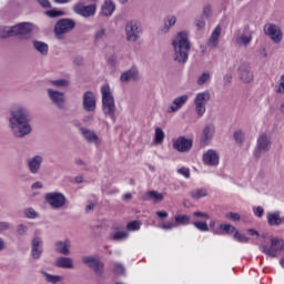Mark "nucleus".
<instances>
[{"label":"nucleus","instance_id":"nucleus-1","mask_svg":"<svg viewBox=\"0 0 284 284\" xmlns=\"http://www.w3.org/2000/svg\"><path fill=\"white\" fill-rule=\"evenodd\" d=\"M8 121V126L16 139H23L32 132L30 110L21 104H16L9 110Z\"/></svg>","mask_w":284,"mask_h":284},{"label":"nucleus","instance_id":"nucleus-2","mask_svg":"<svg viewBox=\"0 0 284 284\" xmlns=\"http://www.w3.org/2000/svg\"><path fill=\"white\" fill-rule=\"evenodd\" d=\"M174 54L173 61L176 63H187V59L190 57V49L192 44H190V39L187 38V33L180 32L172 41Z\"/></svg>","mask_w":284,"mask_h":284},{"label":"nucleus","instance_id":"nucleus-3","mask_svg":"<svg viewBox=\"0 0 284 284\" xmlns=\"http://www.w3.org/2000/svg\"><path fill=\"white\" fill-rule=\"evenodd\" d=\"M82 263L93 271L98 281L105 280V265L99 255H87L82 256Z\"/></svg>","mask_w":284,"mask_h":284},{"label":"nucleus","instance_id":"nucleus-4","mask_svg":"<svg viewBox=\"0 0 284 284\" xmlns=\"http://www.w3.org/2000/svg\"><path fill=\"white\" fill-rule=\"evenodd\" d=\"M77 28V22L72 19H61L54 26V34L58 41H63L65 39V34L68 32H72V30Z\"/></svg>","mask_w":284,"mask_h":284},{"label":"nucleus","instance_id":"nucleus-5","mask_svg":"<svg viewBox=\"0 0 284 284\" xmlns=\"http://www.w3.org/2000/svg\"><path fill=\"white\" fill-rule=\"evenodd\" d=\"M212 95L210 94V91H203L195 95L193 103L195 105V113L197 119H201V116L205 114L207 103H210Z\"/></svg>","mask_w":284,"mask_h":284},{"label":"nucleus","instance_id":"nucleus-6","mask_svg":"<svg viewBox=\"0 0 284 284\" xmlns=\"http://www.w3.org/2000/svg\"><path fill=\"white\" fill-rule=\"evenodd\" d=\"M284 250V240L281 237H272L271 245H262L261 251L270 256V258H276L278 256V252Z\"/></svg>","mask_w":284,"mask_h":284},{"label":"nucleus","instance_id":"nucleus-7","mask_svg":"<svg viewBox=\"0 0 284 284\" xmlns=\"http://www.w3.org/2000/svg\"><path fill=\"white\" fill-rule=\"evenodd\" d=\"M143 29L135 20H131L125 24V37L129 43H136L141 39Z\"/></svg>","mask_w":284,"mask_h":284},{"label":"nucleus","instance_id":"nucleus-8","mask_svg":"<svg viewBox=\"0 0 284 284\" xmlns=\"http://www.w3.org/2000/svg\"><path fill=\"white\" fill-rule=\"evenodd\" d=\"M44 201L52 207V210H61L65 207L68 199L61 192H51L44 195Z\"/></svg>","mask_w":284,"mask_h":284},{"label":"nucleus","instance_id":"nucleus-9","mask_svg":"<svg viewBox=\"0 0 284 284\" xmlns=\"http://www.w3.org/2000/svg\"><path fill=\"white\" fill-rule=\"evenodd\" d=\"M272 150V140L267 136V133H261L257 138L256 148L254 150L255 159H261L265 152Z\"/></svg>","mask_w":284,"mask_h":284},{"label":"nucleus","instance_id":"nucleus-10","mask_svg":"<svg viewBox=\"0 0 284 284\" xmlns=\"http://www.w3.org/2000/svg\"><path fill=\"white\" fill-rule=\"evenodd\" d=\"M47 94L58 110H65V93L54 89H47Z\"/></svg>","mask_w":284,"mask_h":284},{"label":"nucleus","instance_id":"nucleus-11","mask_svg":"<svg viewBox=\"0 0 284 284\" xmlns=\"http://www.w3.org/2000/svg\"><path fill=\"white\" fill-rule=\"evenodd\" d=\"M13 37H19V39H32V24L28 22H21L13 26Z\"/></svg>","mask_w":284,"mask_h":284},{"label":"nucleus","instance_id":"nucleus-12","mask_svg":"<svg viewBox=\"0 0 284 284\" xmlns=\"http://www.w3.org/2000/svg\"><path fill=\"white\" fill-rule=\"evenodd\" d=\"M264 33L270 37L271 41L273 43H281L283 41V31L281 30V27L268 23L264 27Z\"/></svg>","mask_w":284,"mask_h":284},{"label":"nucleus","instance_id":"nucleus-13","mask_svg":"<svg viewBox=\"0 0 284 284\" xmlns=\"http://www.w3.org/2000/svg\"><path fill=\"white\" fill-rule=\"evenodd\" d=\"M82 108L85 112H94L97 110V97L92 91L83 93Z\"/></svg>","mask_w":284,"mask_h":284},{"label":"nucleus","instance_id":"nucleus-14","mask_svg":"<svg viewBox=\"0 0 284 284\" xmlns=\"http://www.w3.org/2000/svg\"><path fill=\"white\" fill-rule=\"evenodd\" d=\"M73 11L75 14H80V17H84L85 19L90 17H94L97 12V4L83 6L81 3H77L73 7Z\"/></svg>","mask_w":284,"mask_h":284},{"label":"nucleus","instance_id":"nucleus-15","mask_svg":"<svg viewBox=\"0 0 284 284\" xmlns=\"http://www.w3.org/2000/svg\"><path fill=\"white\" fill-rule=\"evenodd\" d=\"M192 145V139L185 136H179L176 140H173V150H176V152H190Z\"/></svg>","mask_w":284,"mask_h":284},{"label":"nucleus","instance_id":"nucleus-16","mask_svg":"<svg viewBox=\"0 0 284 284\" xmlns=\"http://www.w3.org/2000/svg\"><path fill=\"white\" fill-rule=\"evenodd\" d=\"M240 79L243 83H252L254 81V73L252 72V67L250 63L244 62L239 67Z\"/></svg>","mask_w":284,"mask_h":284},{"label":"nucleus","instance_id":"nucleus-17","mask_svg":"<svg viewBox=\"0 0 284 284\" xmlns=\"http://www.w3.org/2000/svg\"><path fill=\"white\" fill-rule=\"evenodd\" d=\"M203 163L209 168H216L220 163V155L214 150L210 149L205 153H203Z\"/></svg>","mask_w":284,"mask_h":284},{"label":"nucleus","instance_id":"nucleus-18","mask_svg":"<svg viewBox=\"0 0 284 284\" xmlns=\"http://www.w3.org/2000/svg\"><path fill=\"white\" fill-rule=\"evenodd\" d=\"M190 95L183 94L173 100V102L168 106L166 112L168 114H172V112H179L185 103H187Z\"/></svg>","mask_w":284,"mask_h":284},{"label":"nucleus","instance_id":"nucleus-19","mask_svg":"<svg viewBox=\"0 0 284 284\" xmlns=\"http://www.w3.org/2000/svg\"><path fill=\"white\" fill-rule=\"evenodd\" d=\"M43 254V240L41 237H34L31 242V256L36 261L38 258H41V255Z\"/></svg>","mask_w":284,"mask_h":284},{"label":"nucleus","instance_id":"nucleus-20","mask_svg":"<svg viewBox=\"0 0 284 284\" xmlns=\"http://www.w3.org/2000/svg\"><path fill=\"white\" fill-rule=\"evenodd\" d=\"M222 31L223 29L221 28V26L215 27V29L213 30L211 37L206 42L207 48H210L211 50H216L219 48V39H221Z\"/></svg>","mask_w":284,"mask_h":284},{"label":"nucleus","instance_id":"nucleus-21","mask_svg":"<svg viewBox=\"0 0 284 284\" xmlns=\"http://www.w3.org/2000/svg\"><path fill=\"white\" fill-rule=\"evenodd\" d=\"M41 163H43V156L41 155H36L27 161V165L31 174H39Z\"/></svg>","mask_w":284,"mask_h":284},{"label":"nucleus","instance_id":"nucleus-22","mask_svg":"<svg viewBox=\"0 0 284 284\" xmlns=\"http://www.w3.org/2000/svg\"><path fill=\"white\" fill-rule=\"evenodd\" d=\"M54 247L58 254H62L63 256H70V247H72V241H70L69 239L64 241H58L55 242Z\"/></svg>","mask_w":284,"mask_h":284},{"label":"nucleus","instance_id":"nucleus-23","mask_svg":"<svg viewBox=\"0 0 284 284\" xmlns=\"http://www.w3.org/2000/svg\"><path fill=\"white\" fill-rule=\"evenodd\" d=\"M108 114L113 121V123L114 121H116V118L119 116L116 105L114 104V95H112V92L110 90H108Z\"/></svg>","mask_w":284,"mask_h":284},{"label":"nucleus","instance_id":"nucleus-24","mask_svg":"<svg viewBox=\"0 0 284 284\" xmlns=\"http://www.w3.org/2000/svg\"><path fill=\"white\" fill-rule=\"evenodd\" d=\"M54 265L62 270H74V260L72 257L60 256L55 260Z\"/></svg>","mask_w":284,"mask_h":284},{"label":"nucleus","instance_id":"nucleus-25","mask_svg":"<svg viewBox=\"0 0 284 284\" xmlns=\"http://www.w3.org/2000/svg\"><path fill=\"white\" fill-rule=\"evenodd\" d=\"M120 80L122 81V83L139 81V70H136V68L129 69L128 71L122 73Z\"/></svg>","mask_w":284,"mask_h":284},{"label":"nucleus","instance_id":"nucleus-26","mask_svg":"<svg viewBox=\"0 0 284 284\" xmlns=\"http://www.w3.org/2000/svg\"><path fill=\"white\" fill-rule=\"evenodd\" d=\"M235 41L237 45H250V43H252V31L245 29L243 33L235 39Z\"/></svg>","mask_w":284,"mask_h":284},{"label":"nucleus","instance_id":"nucleus-27","mask_svg":"<svg viewBox=\"0 0 284 284\" xmlns=\"http://www.w3.org/2000/svg\"><path fill=\"white\" fill-rule=\"evenodd\" d=\"M80 133L88 143H99V135L90 129L81 128Z\"/></svg>","mask_w":284,"mask_h":284},{"label":"nucleus","instance_id":"nucleus-28","mask_svg":"<svg viewBox=\"0 0 284 284\" xmlns=\"http://www.w3.org/2000/svg\"><path fill=\"white\" fill-rule=\"evenodd\" d=\"M214 136V126L206 125L202 133L201 145H207Z\"/></svg>","mask_w":284,"mask_h":284},{"label":"nucleus","instance_id":"nucleus-29","mask_svg":"<svg viewBox=\"0 0 284 284\" xmlns=\"http://www.w3.org/2000/svg\"><path fill=\"white\" fill-rule=\"evenodd\" d=\"M142 199L144 201H153V203H161L165 196L163 195V193H159L156 191H149L146 192Z\"/></svg>","mask_w":284,"mask_h":284},{"label":"nucleus","instance_id":"nucleus-30","mask_svg":"<svg viewBox=\"0 0 284 284\" xmlns=\"http://www.w3.org/2000/svg\"><path fill=\"white\" fill-rule=\"evenodd\" d=\"M267 223L278 227V225H283L284 217H281V212L267 213Z\"/></svg>","mask_w":284,"mask_h":284},{"label":"nucleus","instance_id":"nucleus-31","mask_svg":"<svg viewBox=\"0 0 284 284\" xmlns=\"http://www.w3.org/2000/svg\"><path fill=\"white\" fill-rule=\"evenodd\" d=\"M175 23H176V16H168L164 19L163 27L160 29L161 34H168V32H170V28L175 26Z\"/></svg>","mask_w":284,"mask_h":284},{"label":"nucleus","instance_id":"nucleus-32","mask_svg":"<svg viewBox=\"0 0 284 284\" xmlns=\"http://www.w3.org/2000/svg\"><path fill=\"white\" fill-rule=\"evenodd\" d=\"M33 48L39 52V54H42V57H45L48 54L49 47L45 42L34 40Z\"/></svg>","mask_w":284,"mask_h":284},{"label":"nucleus","instance_id":"nucleus-33","mask_svg":"<svg viewBox=\"0 0 284 284\" xmlns=\"http://www.w3.org/2000/svg\"><path fill=\"white\" fill-rule=\"evenodd\" d=\"M191 199L193 201H199V199H205L207 196V189H195L190 192Z\"/></svg>","mask_w":284,"mask_h":284},{"label":"nucleus","instance_id":"nucleus-34","mask_svg":"<svg viewBox=\"0 0 284 284\" xmlns=\"http://www.w3.org/2000/svg\"><path fill=\"white\" fill-rule=\"evenodd\" d=\"M10 37H14V26L0 27V39H10Z\"/></svg>","mask_w":284,"mask_h":284},{"label":"nucleus","instance_id":"nucleus-35","mask_svg":"<svg viewBox=\"0 0 284 284\" xmlns=\"http://www.w3.org/2000/svg\"><path fill=\"white\" fill-rule=\"evenodd\" d=\"M49 83L53 88H68L70 85V81L67 79L51 80Z\"/></svg>","mask_w":284,"mask_h":284},{"label":"nucleus","instance_id":"nucleus-36","mask_svg":"<svg viewBox=\"0 0 284 284\" xmlns=\"http://www.w3.org/2000/svg\"><path fill=\"white\" fill-rule=\"evenodd\" d=\"M42 274L45 276L47 283L57 284V283H61L62 281V277L60 275H52L47 272H42Z\"/></svg>","mask_w":284,"mask_h":284},{"label":"nucleus","instance_id":"nucleus-37","mask_svg":"<svg viewBox=\"0 0 284 284\" xmlns=\"http://www.w3.org/2000/svg\"><path fill=\"white\" fill-rule=\"evenodd\" d=\"M165 140V132H163V129L161 128H155V135H154V141L158 144L163 143Z\"/></svg>","mask_w":284,"mask_h":284},{"label":"nucleus","instance_id":"nucleus-38","mask_svg":"<svg viewBox=\"0 0 284 284\" xmlns=\"http://www.w3.org/2000/svg\"><path fill=\"white\" fill-rule=\"evenodd\" d=\"M220 230L222 232H225L226 234H236V232L239 231L237 229H235L234 225L232 224H221L220 225Z\"/></svg>","mask_w":284,"mask_h":284},{"label":"nucleus","instance_id":"nucleus-39","mask_svg":"<svg viewBox=\"0 0 284 284\" xmlns=\"http://www.w3.org/2000/svg\"><path fill=\"white\" fill-rule=\"evenodd\" d=\"M193 225L200 232H210V226L207 225V222L196 221V222H193Z\"/></svg>","mask_w":284,"mask_h":284},{"label":"nucleus","instance_id":"nucleus-40","mask_svg":"<svg viewBox=\"0 0 284 284\" xmlns=\"http://www.w3.org/2000/svg\"><path fill=\"white\" fill-rule=\"evenodd\" d=\"M175 223L179 225H190V216L189 215H178L175 216Z\"/></svg>","mask_w":284,"mask_h":284},{"label":"nucleus","instance_id":"nucleus-41","mask_svg":"<svg viewBox=\"0 0 284 284\" xmlns=\"http://www.w3.org/2000/svg\"><path fill=\"white\" fill-rule=\"evenodd\" d=\"M211 75L210 72H204L197 78V85H205L207 81H210Z\"/></svg>","mask_w":284,"mask_h":284},{"label":"nucleus","instance_id":"nucleus-42","mask_svg":"<svg viewBox=\"0 0 284 284\" xmlns=\"http://www.w3.org/2000/svg\"><path fill=\"white\" fill-rule=\"evenodd\" d=\"M141 229V223H139V221H133V222H129L126 224V230H129V232H136V230Z\"/></svg>","mask_w":284,"mask_h":284},{"label":"nucleus","instance_id":"nucleus-43","mask_svg":"<svg viewBox=\"0 0 284 284\" xmlns=\"http://www.w3.org/2000/svg\"><path fill=\"white\" fill-rule=\"evenodd\" d=\"M101 92H102V104L103 108H108V85H102L101 88Z\"/></svg>","mask_w":284,"mask_h":284},{"label":"nucleus","instance_id":"nucleus-44","mask_svg":"<svg viewBox=\"0 0 284 284\" xmlns=\"http://www.w3.org/2000/svg\"><path fill=\"white\" fill-rule=\"evenodd\" d=\"M234 139H235V142L239 144V145H243V139L245 136V134L243 133V131L239 130V131H235L234 134H233Z\"/></svg>","mask_w":284,"mask_h":284},{"label":"nucleus","instance_id":"nucleus-45","mask_svg":"<svg viewBox=\"0 0 284 284\" xmlns=\"http://www.w3.org/2000/svg\"><path fill=\"white\" fill-rule=\"evenodd\" d=\"M128 239V232L119 231L113 235V241H125Z\"/></svg>","mask_w":284,"mask_h":284},{"label":"nucleus","instance_id":"nucleus-46","mask_svg":"<svg viewBox=\"0 0 284 284\" xmlns=\"http://www.w3.org/2000/svg\"><path fill=\"white\" fill-rule=\"evenodd\" d=\"M233 239H235V241H239V243H247L250 241V237L241 234L239 231L233 234Z\"/></svg>","mask_w":284,"mask_h":284},{"label":"nucleus","instance_id":"nucleus-47","mask_svg":"<svg viewBox=\"0 0 284 284\" xmlns=\"http://www.w3.org/2000/svg\"><path fill=\"white\" fill-rule=\"evenodd\" d=\"M105 32H106L105 28H100L95 32V41H97V43H99V41H103V39L105 38Z\"/></svg>","mask_w":284,"mask_h":284},{"label":"nucleus","instance_id":"nucleus-48","mask_svg":"<svg viewBox=\"0 0 284 284\" xmlns=\"http://www.w3.org/2000/svg\"><path fill=\"white\" fill-rule=\"evenodd\" d=\"M195 27L197 28V30H203V28H205V17H197L195 19Z\"/></svg>","mask_w":284,"mask_h":284},{"label":"nucleus","instance_id":"nucleus-49","mask_svg":"<svg viewBox=\"0 0 284 284\" xmlns=\"http://www.w3.org/2000/svg\"><path fill=\"white\" fill-rule=\"evenodd\" d=\"M202 17H204V19H210L212 17V6L210 4L204 6Z\"/></svg>","mask_w":284,"mask_h":284},{"label":"nucleus","instance_id":"nucleus-50","mask_svg":"<svg viewBox=\"0 0 284 284\" xmlns=\"http://www.w3.org/2000/svg\"><path fill=\"white\" fill-rule=\"evenodd\" d=\"M24 215L27 216V219H37V216H39V213H37L34 209L29 207L24 211Z\"/></svg>","mask_w":284,"mask_h":284},{"label":"nucleus","instance_id":"nucleus-51","mask_svg":"<svg viewBox=\"0 0 284 284\" xmlns=\"http://www.w3.org/2000/svg\"><path fill=\"white\" fill-rule=\"evenodd\" d=\"M225 219H229V221H241V214L229 212L225 214Z\"/></svg>","mask_w":284,"mask_h":284},{"label":"nucleus","instance_id":"nucleus-52","mask_svg":"<svg viewBox=\"0 0 284 284\" xmlns=\"http://www.w3.org/2000/svg\"><path fill=\"white\" fill-rule=\"evenodd\" d=\"M275 92L278 94H284V74L280 79V84L275 87Z\"/></svg>","mask_w":284,"mask_h":284},{"label":"nucleus","instance_id":"nucleus-53","mask_svg":"<svg viewBox=\"0 0 284 284\" xmlns=\"http://www.w3.org/2000/svg\"><path fill=\"white\" fill-rule=\"evenodd\" d=\"M48 17H51L54 19L55 17H63L64 12L63 11H57V10H50L47 11Z\"/></svg>","mask_w":284,"mask_h":284},{"label":"nucleus","instance_id":"nucleus-54","mask_svg":"<svg viewBox=\"0 0 284 284\" xmlns=\"http://www.w3.org/2000/svg\"><path fill=\"white\" fill-rule=\"evenodd\" d=\"M17 232L20 236H23V235L28 234V226H26L23 224H19L17 227Z\"/></svg>","mask_w":284,"mask_h":284},{"label":"nucleus","instance_id":"nucleus-55","mask_svg":"<svg viewBox=\"0 0 284 284\" xmlns=\"http://www.w3.org/2000/svg\"><path fill=\"white\" fill-rule=\"evenodd\" d=\"M178 174H181L185 179H190V169L187 168L178 169Z\"/></svg>","mask_w":284,"mask_h":284},{"label":"nucleus","instance_id":"nucleus-56","mask_svg":"<svg viewBox=\"0 0 284 284\" xmlns=\"http://www.w3.org/2000/svg\"><path fill=\"white\" fill-rule=\"evenodd\" d=\"M212 231L214 234H221V231L216 230V221L212 220L209 225V231Z\"/></svg>","mask_w":284,"mask_h":284},{"label":"nucleus","instance_id":"nucleus-57","mask_svg":"<svg viewBox=\"0 0 284 284\" xmlns=\"http://www.w3.org/2000/svg\"><path fill=\"white\" fill-rule=\"evenodd\" d=\"M114 273L123 275V274H125V267H123V265H121V264H115L114 265Z\"/></svg>","mask_w":284,"mask_h":284},{"label":"nucleus","instance_id":"nucleus-58","mask_svg":"<svg viewBox=\"0 0 284 284\" xmlns=\"http://www.w3.org/2000/svg\"><path fill=\"white\" fill-rule=\"evenodd\" d=\"M193 216H195V219H210V214L201 212V211L194 212Z\"/></svg>","mask_w":284,"mask_h":284},{"label":"nucleus","instance_id":"nucleus-59","mask_svg":"<svg viewBox=\"0 0 284 284\" xmlns=\"http://www.w3.org/2000/svg\"><path fill=\"white\" fill-rule=\"evenodd\" d=\"M175 226V222H165L162 224V230H174Z\"/></svg>","mask_w":284,"mask_h":284},{"label":"nucleus","instance_id":"nucleus-60","mask_svg":"<svg viewBox=\"0 0 284 284\" xmlns=\"http://www.w3.org/2000/svg\"><path fill=\"white\" fill-rule=\"evenodd\" d=\"M254 214H255V216L261 219L263 216V214H265V210H263L262 206H257L254 209Z\"/></svg>","mask_w":284,"mask_h":284},{"label":"nucleus","instance_id":"nucleus-61","mask_svg":"<svg viewBox=\"0 0 284 284\" xmlns=\"http://www.w3.org/2000/svg\"><path fill=\"white\" fill-rule=\"evenodd\" d=\"M114 10H116V4H114V2L109 1L108 2V14L109 17L112 14V12H114Z\"/></svg>","mask_w":284,"mask_h":284},{"label":"nucleus","instance_id":"nucleus-62","mask_svg":"<svg viewBox=\"0 0 284 284\" xmlns=\"http://www.w3.org/2000/svg\"><path fill=\"white\" fill-rule=\"evenodd\" d=\"M116 55H111L109 59V65H111L112 68H116Z\"/></svg>","mask_w":284,"mask_h":284},{"label":"nucleus","instance_id":"nucleus-63","mask_svg":"<svg viewBox=\"0 0 284 284\" xmlns=\"http://www.w3.org/2000/svg\"><path fill=\"white\" fill-rule=\"evenodd\" d=\"M38 3H40V6H42V8H52V6L50 4V1L48 0H37Z\"/></svg>","mask_w":284,"mask_h":284},{"label":"nucleus","instance_id":"nucleus-64","mask_svg":"<svg viewBox=\"0 0 284 284\" xmlns=\"http://www.w3.org/2000/svg\"><path fill=\"white\" fill-rule=\"evenodd\" d=\"M224 83L225 85L232 83V74L227 73L224 75Z\"/></svg>","mask_w":284,"mask_h":284}]
</instances>
